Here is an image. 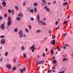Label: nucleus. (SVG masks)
I'll return each instance as SVG.
<instances>
[{
	"mask_svg": "<svg viewBox=\"0 0 73 73\" xmlns=\"http://www.w3.org/2000/svg\"><path fill=\"white\" fill-rule=\"evenodd\" d=\"M11 25V17H8L7 25L8 27H9Z\"/></svg>",
	"mask_w": 73,
	"mask_h": 73,
	"instance_id": "f257e3e1",
	"label": "nucleus"
},
{
	"mask_svg": "<svg viewBox=\"0 0 73 73\" xmlns=\"http://www.w3.org/2000/svg\"><path fill=\"white\" fill-rule=\"evenodd\" d=\"M19 37L20 38H21L23 37V31L22 30H20L19 32Z\"/></svg>",
	"mask_w": 73,
	"mask_h": 73,
	"instance_id": "f03ea898",
	"label": "nucleus"
},
{
	"mask_svg": "<svg viewBox=\"0 0 73 73\" xmlns=\"http://www.w3.org/2000/svg\"><path fill=\"white\" fill-rule=\"evenodd\" d=\"M37 20L38 21V23H44V21H41L40 20V17L39 15H37Z\"/></svg>",
	"mask_w": 73,
	"mask_h": 73,
	"instance_id": "7ed1b4c3",
	"label": "nucleus"
},
{
	"mask_svg": "<svg viewBox=\"0 0 73 73\" xmlns=\"http://www.w3.org/2000/svg\"><path fill=\"white\" fill-rule=\"evenodd\" d=\"M1 44H4L5 43V40L4 39H2L0 41Z\"/></svg>",
	"mask_w": 73,
	"mask_h": 73,
	"instance_id": "20e7f679",
	"label": "nucleus"
},
{
	"mask_svg": "<svg viewBox=\"0 0 73 73\" xmlns=\"http://www.w3.org/2000/svg\"><path fill=\"white\" fill-rule=\"evenodd\" d=\"M1 29L2 30H4L5 29V26H4V24H2L1 26Z\"/></svg>",
	"mask_w": 73,
	"mask_h": 73,
	"instance_id": "39448f33",
	"label": "nucleus"
},
{
	"mask_svg": "<svg viewBox=\"0 0 73 73\" xmlns=\"http://www.w3.org/2000/svg\"><path fill=\"white\" fill-rule=\"evenodd\" d=\"M2 4L3 6V7H5L7 5V3L5 1L3 2Z\"/></svg>",
	"mask_w": 73,
	"mask_h": 73,
	"instance_id": "423d86ee",
	"label": "nucleus"
},
{
	"mask_svg": "<svg viewBox=\"0 0 73 73\" xmlns=\"http://www.w3.org/2000/svg\"><path fill=\"white\" fill-rule=\"evenodd\" d=\"M34 46H35V45H33L32 47H31V49H33L31 50V51L32 52H34V50H35V47H34Z\"/></svg>",
	"mask_w": 73,
	"mask_h": 73,
	"instance_id": "0eeeda50",
	"label": "nucleus"
},
{
	"mask_svg": "<svg viewBox=\"0 0 73 73\" xmlns=\"http://www.w3.org/2000/svg\"><path fill=\"white\" fill-rule=\"evenodd\" d=\"M25 70H26L25 67H24L23 68V70L22 69H21L20 70V72H21V73H23V72H25Z\"/></svg>",
	"mask_w": 73,
	"mask_h": 73,
	"instance_id": "6e6552de",
	"label": "nucleus"
},
{
	"mask_svg": "<svg viewBox=\"0 0 73 73\" xmlns=\"http://www.w3.org/2000/svg\"><path fill=\"white\" fill-rule=\"evenodd\" d=\"M42 3H43V6L45 5H46V1H45V0H42Z\"/></svg>",
	"mask_w": 73,
	"mask_h": 73,
	"instance_id": "1a4fd4ad",
	"label": "nucleus"
},
{
	"mask_svg": "<svg viewBox=\"0 0 73 73\" xmlns=\"http://www.w3.org/2000/svg\"><path fill=\"white\" fill-rule=\"evenodd\" d=\"M6 66L7 68H8L9 69H11V65L9 64V65H6Z\"/></svg>",
	"mask_w": 73,
	"mask_h": 73,
	"instance_id": "9d476101",
	"label": "nucleus"
},
{
	"mask_svg": "<svg viewBox=\"0 0 73 73\" xmlns=\"http://www.w3.org/2000/svg\"><path fill=\"white\" fill-rule=\"evenodd\" d=\"M50 43L51 44H52V45H55V40H54L52 41H51Z\"/></svg>",
	"mask_w": 73,
	"mask_h": 73,
	"instance_id": "9b49d317",
	"label": "nucleus"
},
{
	"mask_svg": "<svg viewBox=\"0 0 73 73\" xmlns=\"http://www.w3.org/2000/svg\"><path fill=\"white\" fill-rule=\"evenodd\" d=\"M23 16H24V15H23V13H20L18 15V16H19L20 17H23Z\"/></svg>",
	"mask_w": 73,
	"mask_h": 73,
	"instance_id": "f8f14e48",
	"label": "nucleus"
},
{
	"mask_svg": "<svg viewBox=\"0 0 73 73\" xmlns=\"http://www.w3.org/2000/svg\"><path fill=\"white\" fill-rule=\"evenodd\" d=\"M50 52L51 53V56H53L54 53L53 52V50L52 49L51 50H50Z\"/></svg>",
	"mask_w": 73,
	"mask_h": 73,
	"instance_id": "ddd939ff",
	"label": "nucleus"
},
{
	"mask_svg": "<svg viewBox=\"0 0 73 73\" xmlns=\"http://www.w3.org/2000/svg\"><path fill=\"white\" fill-rule=\"evenodd\" d=\"M68 4V2H65L62 3L63 6H66Z\"/></svg>",
	"mask_w": 73,
	"mask_h": 73,
	"instance_id": "4468645a",
	"label": "nucleus"
},
{
	"mask_svg": "<svg viewBox=\"0 0 73 73\" xmlns=\"http://www.w3.org/2000/svg\"><path fill=\"white\" fill-rule=\"evenodd\" d=\"M30 12L31 13H33L34 12V11L33 10V9H31L30 10Z\"/></svg>",
	"mask_w": 73,
	"mask_h": 73,
	"instance_id": "2eb2a0df",
	"label": "nucleus"
},
{
	"mask_svg": "<svg viewBox=\"0 0 73 73\" xmlns=\"http://www.w3.org/2000/svg\"><path fill=\"white\" fill-rule=\"evenodd\" d=\"M33 5L35 7H37V5H38V4L37 3H34Z\"/></svg>",
	"mask_w": 73,
	"mask_h": 73,
	"instance_id": "dca6fc26",
	"label": "nucleus"
},
{
	"mask_svg": "<svg viewBox=\"0 0 73 73\" xmlns=\"http://www.w3.org/2000/svg\"><path fill=\"white\" fill-rule=\"evenodd\" d=\"M34 10L35 13H36V12H37V8L35 7L34 9Z\"/></svg>",
	"mask_w": 73,
	"mask_h": 73,
	"instance_id": "f3484780",
	"label": "nucleus"
},
{
	"mask_svg": "<svg viewBox=\"0 0 73 73\" xmlns=\"http://www.w3.org/2000/svg\"><path fill=\"white\" fill-rule=\"evenodd\" d=\"M40 62H38V60L36 61V65H38L39 64H40Z\"/></svg>",
	"mask_w": 73,
	"mask_h": 73,
	"instance_id": "a211bd4d",
	"label": "nucleus"
},
{
	"mask_svg": "<svg viewBox=\"0 0 73 73\" xmlns=\"http://www.w3.org/2000/svg\"><path fill=\"white\" fill-rule=\"evenodd\" d=\"M17 20H18V21H20L21 20V18L19 17H17Z\"/></svg>",
	"mask_w": 73,
	"mask_h": 73,
	"instance_id": "6ab92c4d",
	"label": "nucleus"
},
{
	"mask_svg": "<svg viewBox=\"0 0 73 73\" xmlns=\"http://www.w3.org/2000/svg\"><path fill=\"white\" fill-rule=\"evenodd\" d=\"M57 62V60H53V64H56Z\"/></svg>",
	"mask_w": 73,
	"mask_h": 73,
	"instance_id": "aec40b11",
	"label": "nucleus"
},
{
	"mask_svg": "<svg viewBox=\"0 0 73 73\" xmlns=\"http://www.w3.org/2000/svg\"><path fill=\"white\" fill-rule=\"evenodd\" d=\"M39 62H40V64H43L44 63V60H42L40 61Z\"/></svg>",
	"mask_w": 73,
	"mask_h": 73,
	"instance_id": "412c9836",
	"label": "nucleus"
},
{
	"mask_svg": "<svg viewBox=\"0 0 73 73\" xmlns=\"http://www.w3.org/2000/svg\"><path fill=\"white\" fill-rule=\"evenodd\" d=\"M23 56H24V58H27V54L24 53L23 54Z\"/></svg>",
	"mask_w": 73,
	"mask_h": 73,
	"instance_id": "4be33fe9",
	"label": "nucleus"
},
{
	"mask_svg": "<svg viewBox=\"0 0 73 73\" xmlns=\"http://www.w3.org/2000/svg\"><path fill=\"white\" fill-rule=\"evenodd\" d=\"M22 5L23 6H24L26 5V2H24L22 3Z\"/></svg>",
	"mask_w": 73,
	"mask_h": 73,
	"instance_id": "5701e85b",
	"label": "nucleus"
},
{
	"mask_svg": "<svg viewBox=\"0 0 73 73\" xmlns=\"http://www.w3.org/2000/svg\"><path fill=\"white\" fill-rule=\"evenodd\" d=\"M16 70V68L15 67L13 68L12 70Z\"/></svg>",
	"mask_w": 73,
	"mask_h": 73,
	"instance_id": "b1692460",
	"label": "nucleus"
},
{
	"mask_svg": "<svg viewBox=\"0 0 73 73\" xmlns=\"http://www.w3.org/2000/svg\"><path fill=\"white\" fill-rule=\"evenodd\" d=\"M17 31H18V29H17V28L15 29H14V31L15 32H17Z\"/></svg>",
	"mask_w": 73,
	"mask_h": 73,
	"instance_id": "393cba45",
	"label": "nucleus"
},
{
	"mask_svg": "<svg viewBox=\"0 0 73 73\" xmlns=\"http://www.w3.org/2000/svg\"><path fill=\"white\" fill-rule=\"evenodd\" d=\"M21 49L22 50H23V51L24 50H25V48H24V46H22Z\"/></svg>",
	"mask_w": 73,
	"mask_h": 73,
	"instance_id": "a878e982",
	"label": "nucleus"
},
{
	"mask_svg": "<svg viewBox=\"0 0 73 73\" xmlns=\"http://www.w3.org/2000/svg\"><path fill=\"white\" fill-rule=\"evenodd\" d=\"M11 13L12 14V15H14V10H11Z\"/></svg>",
	"mask_w": 73,
	"mask_h": 73,
	"instance_id": "bb28decb",
	"label": "nucleus"
},
{
	"mask_svg": "<svg viewBox=\"0 0 73 73\" xmlns=\"http://www.w3.org/2000/svg\"><path fill=\"white\" fill-rule=\"evenodd\" d=\"M29 28L30 30H31L32 29V26L31 25H29Z\"/></svg>",
	"mask_w": 73,
	"mask_h": 73,
	"instance_id": "cd10ccee",
	"label": "nucleus"
},
{
	"mask_svg": "<svg viewBox=\"0 0 73 73\" xmlns=\"http://www.w3.org/2000/svg\"><path fill=\"white\" fill-rule=\"evenodd\" d=\"M3 17L2 16H0V21L1 20H3Z\"/></svg>",
	"mask_w": 73,
	"mask_h": 73,
	"instance_id": "c85d7f7f",
	"label": "nucleus"
},
{
	"mask_svg": "<svg viewBox=\"0 0 73 73\" xmlns=\"http://www.w3.org/2000/svg\"><path fill=\"white\" fill-rule=\"evenodd\" d=\"M15 8L16 10H18L19 9V8L17 6H15Z\"/></svg>",
	"mask_w": 73,
	"mask_h": 73,
	"instance_id": "c756f323",
	"label": "nucleus"
},
{
	"mask_svg": "<svg viewBox=\"0 0 73 73\" xmlns=\"http://www.w3.org/2000/svg\"><path fill=\"white\" fill-rule=\"evenodd\" d=\"M55 69L56 68H55V67H54V66H53L52 67V68H51V70H53V69L54 70H55Z\"/></svg>",
	"mask_w": 73,
	"mask_h": 73,
	"instance_id": "7c9ffc66",
	"label": "nucleus"
},
{
	"mask_svg": "<svg viewBox=\"0 0 73 73\" xmlns=\"http://www.w3.org/2000/svg\"><path fill=\"white\" fill-rule=\"evenodd\" d=\"M8 54V52H6L5 53V56H7Z\"/></svg>",
	"mask_w": 73,
	"mask_h": 73,
	"instance_id": "2f4dec72",
	"label": "nucleus"
},
{
	"mask_svg": "<svg viewBox=\"0 0 73 73\" xmlns=\"http://www.w3.org/2000/svg\"><path fill=\"white\" fill-rule=\"evenodd\" d=\"M25 31L26 32H29V31L28 30V29H25Z\"/></svg>",
	"mask_w": 73,
	"mask_h": 73,
	"instance_id": "473e14b6",
	"label": "nucleus"
},
{
	"mask_svg": "<svg viewBox=\"0 0 73 73\" xmlns=\"http://www.w3.org/2000/svg\"><path fill=\"white\" fill-rule=\"evenodd\" d=\"M41 30H38L36 31V33H40V32H41Z\"/></svg>",
	"mask_w": 73,
	"mask_h": 73,
	"instance_id": "72a5a7b5",
	"label": "nucleus"
},
{
	"mask_svg": "<svg viewBox=\"0 0 73 73\" xmlns=\"http://www.w3.org/2000/svg\"><path fill=\"white\" fill-rule=\"evenodd\" d=\"M47 12H50V10L48 8L46 9Z\"/></svg>",
	"mask_w": 73,
	"mask_h": 73,
	"instance_id": "f704fd0d",
	"label": "nucleus"
},
{
	"mask_svg": "<svg viewBox=\"0 0 73 73\" xmlns=\"http://www.w3.org/2000/svg\"><path fill=\"white\" fill-rule=\"evenodd\" d=\"M8 12L9 13H11V10L10 9H9L8 10Z\"/></svg>",
	"mask_w": 73,
	"mask_h": 73,
	"instance_id": "c9c22d12",
	"label": "nucleus"
},
{
	"mask_svg": "<svg viewBox=\"0 0 73 73\" xmlns=\"http://www.w3.org/2000/svg\"><path fill=\"white\" fill-rule=\"evenodd\" d=\"M4 17H5V18H6V17H7V15L6 13L4 14Z\"/></svg>",
	"mask_w": 73,
	"mask_h": 73,
	"instance_id": "e433bc0d",
	"label": "nucleus"
},
{
	"mask_svg": "<svg viewBox=\"0 0 73 73\" xmlns=\"http://www.w3.org/2000/svg\"><path fill=\"white\" fill-rule=\"evenodd\" d=\"M66 23H67V21H65L64 22L63 25H65V24H66Z\"/></svg>",
	"mask_w": 73,
	"mask_h": 73,
	"instance_id": "4c0bfd02",
	"label": "nucleus"
},
{
	"mask_svg": "<svg viewBox=\"0 0 73 73\" xmlns=\"http://www.w3.org/2000/svg\"><path fill=\"white\" fill-rule=\"evenodd\" d=\"M31 21H34V18H33V17L31 18Z\"/></svg>",
	"mask_w": 73,
	"mask_h": 73,
	"instance_id": "58836bf2",
	"label": "nucleus"
},
{
	"mask_svg": "<svg viewBox=\"0 0 73 73\" xmlns=\"http://www.w3.org/2000/svg\"><path fill=\"white\" fill-rule=\"evenodd\" d=\"M5 36L4 35H1L0 36V38H4Z\"/></svg>",
	"mask_w": 73,
	"mask_h": 73,
	"instance_id": "ea45409f",
	"label": "nucleus"
},
{
	"mask_svg": "<svg viewBox=\"0 0 73 73\" xmlns=\"http://www.w3.org/2000/svg\"><path fill=\"white\" fill-rule=\"evenodd\" d=\"M42 25H46V23H45L44 22H43V23H42Z\"/></svg>",
	"mask_w": 73,
	"mask_h": 73,
	"instance_id": "a19ab883",
	"label": "nucleus"
},
{
	"mask_svg": "<svg viewBox=\"0 0 73 73\" xmlns=\"http://www.w3.org/2000/svg\"><path fill=\"white\" fill-rule=\"evenodd\" d=\"M63 48L64 49H66V46H64L63 47Z\"/></svg>",
	"mask_w": 73,
	"mask_h": 73,
	"instance_id": "79ce46f5",
	"label": "nucleus"
},
{
	"mask_svg": "<svg viewBox=\"0 0 73 73\" xmlns=\"http://www.w3.org/2000/svg\"><path fill=\"white\" fill-rule=\"evenodd\" d=\"M58 24V21H56V23H55V25H57Z\"/></svg>",
	"mask_w": 73,
	"mask_h": 73,
	"instance_id": "37998d69",
	"label": "nucleus"
},
{
	"mask_svg": "<svg viewBox=\"0 0 73 73\" xmlns=\"http://www.w3.org/2000/svg\"><path fill=\"white\" fill-rule=\"evenodd\" d=\"M44 8L45 9H48V7H47V6H46L45 7H44Z\"/></svg>",
	"mask_w": 73,
	"mask_h": 73,
	"instance_id": "c03bdc74",
	"label": "nucleus"
},
{
	"mask_svg": "<svg viewBox=\"0 0 73 73\" xmlns=\"http://www.w3.org/2000/svg\"><path fill=\"white\" fill-rule=\"evenodd\" d=\"M48 73H50V72H52V70H48Z\"/></svg>",
	"mask_w": 73,
	"mask_h": 73,
	"instance_id": "a18cd8bd",
	"label": "nucleus"
},
{
	"mask_svg": "<svg viewBox=\"0 0 73 73\" xmlns=\"http://www.w3.org/2000/svg\"><path fill=\"white\" fill-rule=\"evenodd\" d=\"M66 45L68 47H69V44H66Z\"/></svg>",
	"mask_w": 73,
	"mask_h": 73,
	"instance_id": "49530a36",
	"label": "nucleus"
},
{
	"mask_svg": "<svg viewBox=\"0 0 73 73\" xmlns=\"http://www.w3.org/2000/svg\"><path fill=\"white\" fill-rule=\"evenodd\" d=\"M60 73H65V71H62L60 72Z\"/></svg>",
	"mask_w": 73,
	"mask_h": 73,
	"instance_id": "de8ad7c7",
	"label": "nucleus"
},
{
	"mask_svg": "<svg viewBox=\"0 0 73 73\" xmlns=\"http://www.w3.org/2000/svg\"><path fill=\"white\" fill-rule=\"evenodd\" d=\"M45 53H44L43 54V57H45Z\"/></svg>",
	"mask_w": 73,
	"mask_h": 73,
	"instance_id": "09e8293b",
	"label": "nucleus"
},
{
	"mask_svg": "<svg viewBox=\"0 0 73 73\" xmlns=\"http://www.w3.org/2000/svg\"><path fill=\"white\" fill-rule=\"evenodd\" d=\"M59 27H60V26H59L58 27H56V30H57V29H59Z\"/></svg>",
	"mask_w": 73,
	"mask_h": 73,
	"instance_id": "8fccbe9b",
	"label": "nucleus"
},
{
	"mask_svg": "<svg viewBox=\"0 0 73 73\" xmlns=\"http://www.w3.org/2000/svg\"><path fill=\"white\" fill-rule=\"evenodd\" d=\"M31 9V7H28L27 8V11H29V9Z\"/></svg>",
	"mask_w": 73,
	"mask_h": 73,
	"instance_id": "3c124183",
	"label": "nucleus"
},
{
	"mask_svg": "<svg viewBox=\"0 0 73 73\" xmlns=\"http://www.w3.org/2000/svg\"><path fill=\"white\" fill-rule=\"evenodd\" d=\"M66 58H63V61H66Z\"/></svg>",
	"mask_w": 73,
	"mask_h": 73,
	"instance_id": "603ef678",
	"label": "nucleus"
},
{
	"mask_svg": "<svg viewBox=\"0 0 73 73\" xmlns=\"http://www.w3.org/2000/svg\"><path fill=\"white\" fill-rule=\"evenodd\" d=\"M66 35H67V33H66L63 35V36H66Z\"/></svg>",
	"mask_w": 73,
	"mask_h": 73,
	"instance_id": "864d4df0",
	"label": "nucleus"
},
{
	"mask_svg": "<svg viewBox=\"0 0 73 73\" xmlns=\"http://www.w3.org/2000/svg\"><path fill=\"white\" fill-rule=\"evenodd\" d=\"M56 1H55L54 2H53V4H56Z\"/></svg>",
	"mask_w": 73,
	"mask_h": 73,
	"instance_id": "5fc2aeb1",
	"label": "nucleus"
},
{
	"mask_svg": "<svg viewBox=\"0 0 73 73\" xmlns=\"http://www.w3.org/2000/svg\"><path fill=\"white\" fill-rule=\"evenodd\" d=\"M55 35H54L53 36V37H52V39H53L54 38H55Z\"/></svg>",
	"mask_w": 73,
	"mask_h": 73,
	"instance_id": "6e6d98bb",
	"label": "nucleus"
},
{
	"mask_svg": "<svg viewBox=\"0 0 73 73\" xmlns=\"http://www.w3.org/2000/svg\"><path fill=\"white\" fill-rule=\"evenodd\" d=\"M48 33H49V34L51 33V31L50 30V31H49V32H48Z\"/></svg>",
	"mask_w": 73,
	"mask_h": 73,
	"instance_id": "4d7b16f0",
	"label": "nucleus"
},
{
	"mask_svg": "<svg viewBox=\"0 0 73 73\" xmlns=\"http://www.w3.org/2000/svg\"><path fill=\"white\" fill-rule=\"evenodd\" d=\"M24 37H26V35L25 34H24L23 35Z\"/></svg>",
	"mask_w": 73,
	"mask_h": 73,
	"instance_id": "13d9d810",
	"label": "nucleus"
},
{
	"mask_svg": "<svg viewBox=\"0 0 73 73\" xmlns=\"http://www.w3.org/2000/svg\"><path fill=\"white\" fill-rule=\"evenodd\" d=\"M47 51H48V49L47 48H46V52H47Z\"/></svg>",
	"mask_w": 73,
	"mask_h": 73,
	"instance_id": "bf43d9fd",
	"label": "nucleus"
},
{
	"mask_svg": "<svg viewBox=\"0 0 73 73\" xmlns=\"http://www.w3.org/2000/svg\"><path fill=\"white\" fill-rule=\"evenodd\" d=\"M52 71L53 72H56V71L53 70H52Z\"/></svg>",
	"mask_w": 73,
	"mask_h": 73,
	"instance_id": "052dcab7",
	"label": "nucleus"
},
{
	"mask_svg": "<svg viewBox=\"0 0 73 73\" xmlns=\"http://www.w3.org/2000/svg\"><path fill=\"white\" fill-rule=\"evenodd\" d=\"M71 56L73 58V53L71 54Z\"/></svg>",
	"mask_w": 73,
	"mask_h": 73,
	"instance_id": "680f3d73",
	"label": "nucleus"
},
{
	"mask_svg": "<svg viewBox=\"0 0 73 73\" xmlns=\"http://www.w3.org/2000/svg\"><path fill=\"white\" fill-rule=\"evenodd\" d=\"M56 48L57 49H59V46H57V47H56Z\"/></svg>",
	"mask_w": 73,
	"mask_h": 73,
	"instance_id": "e2e57ef3",
	"label": "nucleus"
},
{
	"mask_svg": "<svg viewBox=\"0 0 73 73\" xmlns=\"http://www.w3.org/2000/svg\"><path fill=\"white\" fill-rule=\"evenodd\" d=\"M50 4H51V3H50V2H48V5H50Z\"/></svg>",
	"mask_w": 73,
	"mask_h": 73,
	"instance_id": "0e129e2a",
	"label": "nucleus"
},
{
	"mask_svg": "<svg viewBox=\"0 0 73 73\" xmlns=\"http://www.w3.org/2000/svg\"><path fill=\"white\" fill-rule=\"evenodd\" d=\"M3 59V58H1L0 59V61H2V60Z\"/></svg>",
	"mask_w": 73,
	"mask_h": 73,
	"instance_id": "69168bd1",
	"label": "nucleus"
},
{
	"mask_svg": "<svg viewBox=\"0 0 73 73\" xmlns=\"http://www.w3.org/2000/svg\"><path fill=\"white\" fill-rule=\"evenodd\" d=\"M58 51H60V48H59V49H58Z\"/></svg>",
	"mask_w": 73,
	"mask_h": 73,
	"instance_id": "338daca9",
	"label": "nucleus"
},
{
	"mask_svg": "<svg viewBox=\"0 0 73 73\" xmlns=\"http://www.w3.org/2000/svg\"><path fill=\"white\" fill-rule=\"evenodd\" d=\"M16 58H15L14 59V61H16Z\"/></svg>",
	"mask_w": 73,
	"mask_h": 73,
	"instance_id": "774afa93",
	"label": "nucleus"
}]
</instances>
